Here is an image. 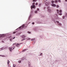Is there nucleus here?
Here are the masks:
<instances>
[{"label": "nucleus", "mask_w": 67, "mask_h": 67, "mask_svg": "<svg viewBox=\"0 0 67 67\" xmlns=\"http://www.w3.org/2000/svg\"><path fill=\"white\" fill-rule=\"evenodd\" d=\"M26 27H27V26H26V25L24 24L22 26L19 27L18 29H23V27L24 28H26Z\"/></svg>", "instance_id": "obj_1"}, {"label": "nucleus", "mask_w": 67, "mask_h": 67, "mask_svg": "<svg viewBox=\"0 0 67 67\" xmlns=\"http://www.w3.org/2000/svg\"><path fill=\"white\" fill-rule=\"evenodd\" d=\"M15 46H14L12 48H9V49L10 51H12V50H13V49H14L15 48Z\"/></svg>", "instance_id": "obj_2"}, {"label": "nucleus", "mask_w": 67, "mask_h": 67, "mask_svg": "<svg viewBox=\"0 0 67 67\" xmlns=\"http://www.w3.org/2000/svg\"><path fill=\"white\" fill-rule=\"evenodd\" d=\"M33 5L31 6V9H32V8H34L35 7V3H32Z\"/></svg>", "instance_id": "obj_3"}, {"label": "nucleus", "mask_w": 67, "mask_h": 67, "mask_svg": "<svg viewBox=\"0 0 67 67\" xmlns=\"http://www.w3.org/2000/svg\"><path fill=\"white\" fill-rule=\"evenodd\" d=\"M49 2H46V6H48V5H49Z\"/></svg>", "instance_id": "obj_4"}, {"label": "nucleus", "mask_w": 67, "mask_h": 67, "mask_svg": "<svg viewBox=\"0 0 67 67\" xmlns=\"http://www.w3.org/2000/svg\"><path fill=\"white\" fill-rule=\"evenodd\" d=\"M20 46V44L18 43L16 44V47H19Z\"/></svg>", "instance_id": "obj_5"}, {"label": "nucleus", "mask_w": 67, "mask_h": 67, "mask_svg": "<svg viewBox=\"0 0 67 67\" xmlns=\"http://www.w3.org/2000/svg\"><path fill=\"white\" fill-rule=\"evenodd\" d=\"M52 6L54 7H55V6H56V5H55V4H53L52 5Z\"/></svg>", "instance_id": "obj_6"}, {"label": "nucleus", "mask_w": 67, "mask_h": 67, "mask_svg": "<svg viewBox=\"0 0 67 67\" xmlns=\"http://www.w3.org/2000/svg\"><path fill=\"white\" fill-rule=\"evenodd\" d=\"M58 25H59L60 26H61L62 25V24L60 23H59Z\"/></svg>", "instance_id": "obj_7"}, {"label": "nucleus", "mask_w": 67, "mask_h": 67, "mask_svg": "<svg viewBox=\"0 0 67 67\" xmlns=\"http://www.w3.org/2000/svg\"><path fill=\"white\" fill-rule=\"evenodd\" d=\"M25 37V35H23L22 36V38H24Z\"/></svg>", "instance_id": "obj_8"}, {"label": "nucleus", "mask_w": 67, "mask_h": 67, "mask_svg": "<svg viewBox=\"0 0 67 67\" xmlns=\"http://www.w3.org/2000/svg\"><path fill=\"white\" fill-rule=\"evenodd\" d=\"M52 21H54V23H56V22L55 21V20H54V19H52Z\"/></svg>", "instance_id": "obj_9"}, {"label": "nucleus", "mask_w": 67, "mask_h": 67, "mask_svg": "<svg viewBox=\"0 0 67 67\" xmlns=\"http://www.w3.org/2000/svg\"><path fill=\"white\" fill-rule=\"evenodd\" d=\"M35 40V38H34L31 39V41H34V40Z\"/></svg>", "instance_id": "obj_10"}, {"label": "nucleus", "mask_w": 67, "mask_h": 67, "mask_svg": "<svg viewBox=\"0 0 67 67\" xmlns=\"http://www.w3.org/2000/svg\"><path fill=\"white\" fill-rule=\"evenodd\" d=\"M59 12H60V13H62V10H59Z\"/></svg>", "instance_id": "obj_11"}, {"label": "nucleus", "mask_w": 67, "mask_h": 67, "mask_svg": "<svg viewBox=\"0 0 67 67\" xmlns=\"http://www.w3.org/2000/svg\"><path fill=\"white\" fill-rule=\"evenodd\" d=\"M19 63H21V60H19L18 61Z\"/></svg>", "instance_id": "obj_12"}, {"label": "nucleus", "mask_w": 67, "mask_h": 67, "mask_svg": "<svg viewBox=\"0 0 67 67\" xmlns=\"http://www.w3.org/2000/svg\"><path fill=\"white\" fill-rule=\"evenodd\" d=\"M9 62H9V60H8L7 61V64H9Z\"/></svg>", "instance_id": "obj_13"}, {"label": "nucleus", "mask_w": 67, "mask_h": 67, "mask_svg": "<svg viewBox=\"0 0 67 67\" xmlns=\"http://www.w3.org/2000/svg\"><path fill=\"white\" fill-rule=\"evenodd\" d=\"M59 11V10H58V9H57V13H59V12H58Z\"/></svg>", "instance_id": "obj_14"}, {"label": "nucleus", "mask_w": 67, "mask_h": 67, "mask_svg": "<svg viewBox=\"0 0 67 67\" xmlns=\"http://www.w3.org/2000/svg\"><path fill=\"white\" fill-rule=\"evenodd\" d=\"M43 55V53H41L40 54V56H42V55Z\"/></svg>", "instance_id": "obj_15"}, {"label": "nucleus", "mask_w": 67, "mask_h": 67, "mask_svg": "<svg viewBox=\"0 0 67 67\" xmlns=\"http://www.w3.org/2000/svg\"><path fill=\"white\" fill-rule=\"evenodd\" d=\"M27 33H29V34H31V32H30V31H28Z\"/></svg>", "instance_id": "obj_16"}, {"label": "nucleus", "mask_w": 67, "mask_h": 67, "mask_svg": "<svg viewBox=\"0 0 67 67\" xmlns=\"http://www.w3.org/2000/svg\"><path fill=\"white\" fill-rule=\"evenodd\" d=\"M51 2H52V3H54V1H51Z\"/></svg>", "instance_id": "obj_17"}, {"label": "nucleus", "mask_w": 67, "mask_h": 67, "mask_svg": "<svg viewBox=\"0 0 67 67\" xmlns=\"http://www.w3.org/2000/svg\"><path fill=\"white\" fill-rule=\"evenodd\" d=\"M57 8H59V5H57Z\"/></svg>", "instance_id": "obj_18"}, {"label": "nucleus", "mask_w": 67, "mask_h": 67, "mask_svg": "<svg viewBox=\"0 0 67 67\" xmlns=\"http://www.w3.org/2000/svg\"><path fill=\"white\" fill-rule=\"evenodd\" d=\"M55 3H57V1H55Z\"/></svg>", "instance_id": "obj_19"}, {"label": "nucleus", "mask_w": 67, "mask_h": 67, "mask_svg": "<svg viewBox=\"0 0 67 67\" xmlns=\"http://www.w3.org/2000/svg\"><path fill=\"white\" fill-rule=\"evenodd\" d=\"M37 11H36L35 12V13H37Z\"/></svg>", "instance_id": "obj_20"}, {"label": "nucleus", "mask_w": 67, "mask_h": 67, "mask_svg": "<svg viewBox=\"0 0 67 67\" xmlns=\"http://www.w3.org/2000/svg\"><path fill=\"white\" fill-rule=\"evenodd\" d=\"M56 22H57V23H59V21H57Z\"/></svg>", "instance_id": "obj_21"}, {"label": "nucleus", "mask_w": 67, "mask_h": 67, "mask_svg": "<svg viewBox=\"0 0 67 67\" xmlns=\"http://www.w3.org/2000/svg\"><path fill=\"white\" fill-rule=\"evenodd\" d=\"M58 0V2H60V0Z\"/></svg>", "instance_id": "obj_22"}, {"label": "nucleus", "mask_w": 67, "mask_h": 67, "mask_svg": "<svg viewBox=\"0 0 67 67\" xmlns=\"http://www.w3.org/2000/svg\"><path fill=\"white\" fill-rule=\"evenodd\" d=\"M62 15V13H60L59 14V15Z\"/></svg>", "instance_id": "obj_23"}, {"label": "nucleus", "mask_w": 67, "mask_h": 67, "mask_svg": "<svg viewBox=\"0 0 67 67\" xmlns=\"http://www.w3.org/2000/svg\"><path fill=\"white\" fill-rule=\"evenodd\" d=\"M16 33V32L15 31L14 32H13V34H15Z\"/></svg>", "instance_id": "obj_24"}, {"label": "nucleus", "mask_w": 67, "mask_h": 67, "mask_svg": "<svg viewBox=\"0 0 67 67\" xmlns=\"http://www.w3.org/2000/svg\"><path fill=\"white\" fill-rule=\"evenodd\" d=\"M0 56H2V57H5L4 55L2 56L1 55H0Z\"/></svg>", "instance_id": "obj_25"}, {"label": "nucleus", "mask_w": 67, "mask_h": 67, "mask_svg": "<svg viewBox=\"0 0 67 67\" xmlns=\"http://www.w3.org/2000/svg\"><path fill=\"white\" fill-rule=\"evenodd\" d=\"M35 1H36V0H33V2H35Z\"/></svg>", "instance_id": "obj_26"}, {"label": "nucleus", "mask_w": 67, "mask_h": 67, "mask_svg": "<svg viewBox=\"0 0 67 67\" xmlns=\"http://www.w3.org/2000/svg\"><path fill=\"white\" fill-rule=\"evenodd\" d=\"M63 19H65V16H63Z\"/></svg>", "instance_id": "obj_27"}, {"label": "nucleus", "mask_w": 67, "mask_h": 67, "mask_svg": "<svg viewBox=\"0 0 67 67\" xmlns=\"http://www.w3.org/2000/svg\"><path fill=\"white\" fill-rule=\"evenodd\" d=\"M15 44H16V43H14L13 44V46H14V45H15Z\"/></svg>", "instance_id": "obj_28"}, {"label": "nucleus", "mask_w": 67, "mask_h": 67, "mask_svg": "<svg viewBox=\"0 0 67 67\" xmlns=\"http://www.w3.org/2000/svg\"><path fill=\"white\" fill-rule=\"evenodd\" d=\"M38 4L37 3H36V5H37Z\"/></svg>", "instance_id": "obj_29"}, {"label": "nucleus", "mask_w": 67, "mask_h": 67, "mask_svg": "<svg viewBox=\"0 0 67 67\" xmlns=\"http://www.w3.org/2000/svg\"><path fill=\"white\" fill-rule=\"evenodd\" d=\"M32 24H34V23L33 22L32 23Z\"/></svg>", "instance_id": "obj_30"}, {"label": "nucleus", "mask_w": 67, "mask_h": 67, "mask_svg": "<svg viewBox=\"0 0 67 67\" xmlns=\"http://www.w3.org/2000/svg\"><path fill=\"white\" fill-rule=\"evenodd\" d=\"M27 49H25L24 50L25 51H27Z\"/></svg>", "instance_id": "obj_31"}, {"label": "nucleus", "mask_w": 67, "mask_h": 67, "mask_svg": "<svg viewBox=\"0 0 67 67\" xmlns=\"http://www.w3.org/2000/svg\"><path fill=\"white\" fill-rule=\"evenodd\" d=\"M28 64H29V65H31V64H30V63H29Z\"/></svg>", "instance_id": "obj_32"}, {"label": "nucleus", "mask_w": 67, "mask_h": 67, "mask_svg": "<svg viewBox=\"0 0 67 67\" xmlns=\"http://www.w3.org/2000/svg\"><path fill=\"white\" fill-rule=\"evenodd\" d=\"M4 36V35H3L2 36H2V37H3Z\"/></svg>", "instance_id": "obj_33"}, {"label": "nucleus", "mask_w": 67, "mask_h": 67, "mask_svg": "<svg viewBox=\"0 0 67 67\" xmlns=\"http://www.w3.org/2000/svg\"><path fill=\"white\" fill-rule=\"evenodd\" d=\"M37 10L38 11V10H39V9L37 8Z\"/></svg>", "instance_id": "obj_34"}, {"label": "nucleus", "mask_w": 67, "mask_h": 67, "mask_svg": "<svg viewBox=\"0 0 67 67\" xmlns=\"http://www.w3.org/2000/svg\"><path fill=\"white\" fill-rule=\"evenodd\" d=\"M30 40V38H28V40Z\"/></svg>", "instance_id": "obj_35"}, {"label": "nucleus", "mask_w": 67, "mask_h": 67, "mask_svg": "<svg viewBox=\"0 0 67 67\" xmlns=\"http://www.w3.org/2000/svg\"><path fill=\"white\" fill-rule=\"evenodd\" d=\"M49 10H50V9H48V11H49Z\"/></svg>", "instance_id": "obj_36"}, {"label": "nucleus", "mask_w": 67, "mask_h": 67, "mask_svg": "<svg viewBox=\"0 0 67 67\" xmlns=\"http://www.w3.org/2000/svg\"><path fill=\"white\" fill-rule=\"evenodd\" d=\"M14 38H15V37H14L13 39H14Z\"/></svg>", "instance_id": "obj_37"}, {"label": "nucleus", "mask_w": 67, "mask_h": 67, "mask_svg": "<svg viewBox=\"0 0 67 67\" xmlns=\"http://www.w3.org/2000/svg\"><path fill=\"white\" fill-rule=\"evenodd\" d=\"M65 1H67V0H65Z\"/></svg>", "instance_id": "obj_38"}, {"label": "nucleus", "mask_w": 67, "mask_h": 67, "mask_svg": "<svg viewBox=\"0 0 67 67\" xmlns=\"http://www.w3.org/2000/svg\"><path fill=\"white\" fill-rule=\"evenodd\" d=\"M23 52H25V51H23Z\"/></svg>", "instance_id": "obj_39"}, {"label": "nucleus", "mask_w": 67, "mask_h": 67, "mask_svg": "<svg viewBox=\"0 0 67 67\" xmlns=\"http://www.w3.org/2000/svg\"><path fill=\"white\" fill-rule=\"evenodd\" d=\"M1 49H3V48H1Z\"/></svg>", "instance_id": "obj_40"}, {"label": "nucleus", "mask_w": 67, "mask_h": 67, "mask_svg": "<svg viewBox=\"0 0 67 67\" xmlns=\"http://www.w3.org/2000/svg\"><path fill=\"white\" fill-rule=\"evenodd\" d=\"M22 41H23V40H22Z\"/></svg>", "instance_id": "obj_41"}, {"label": "nucleus", "mask_w": 67, "mask_h": 67, "mask_svg": "<svg viewBox=\"0 0 67 67\" xmlns=\"http://www.w3.org/2000/svg\"><path fill=\"white\" fill-rule=\"evenodd\" d=\"M46 1H47V0H46Z\"/></svg>", "instance_id": "obj_42"}, {"label": "nucleus", "mask_w": 67, "mask_h": 67, "mask_svg": "<svg viewBox=\"0 0 67 67\" xmlns=\"http://www.w3.org/2000/svg\"><path fill=\"white\" fill-rule=\"evenodd\" d=\"M24 40H25V39H24Z\"/></svg>", "instance_id": "obj_43"}, {"label": "nucleus", "mask_w": 67, "mask_h": 67, "mask_svg": "<svg viewBox=\"0 0 67 67\" xmlns=\"http://www.w3.org/2000/svg\"><path fill=\"white\" fill-rule=\"evenodd\" d=\"M18 29H17L16 30H18Z\"/></svg>", "instance_id": "obj_44"}]
</instances>
